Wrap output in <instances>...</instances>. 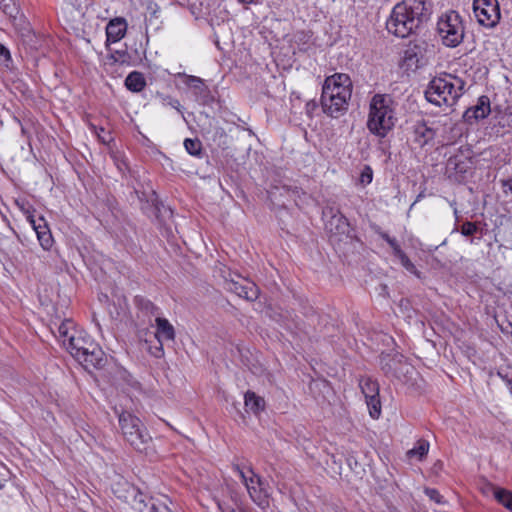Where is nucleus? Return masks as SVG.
<instances>
[{
	"label": "nucleus",
	"mask_w": 512,
	"mask_h": 512,
	"mask_svg": "<svg viewBox=\"0 0 512 512\" xmlns=\"http://www.w3.org/2000/svg\"><path fill=\"white\" fill-rule=\"evenodd\" d=\"M437 31L447 47H456L463 41L464 27L459 14L455 11L447 12L439 19Z\"/></svg>",
	"instance_id": "obj_8"
},
{
	"label": "nucleus",
	"mask_w": 512,
	"mask_h": 512,
	"mask_svg": "<svg viewBox=\"0 0 512 512\" xmlns=\"http://www.w3.org/2000/svg\"><path fill=\"white\" fill-rule=\"evenodd\" d=\"M490 101L487 96H481L475 106L468 108L464 114L463 119L469 124H473L480 119H484L490 113Z\"/></svg>",
	"instance_id": "obj_14"
},
{
	"label": "nucleus",
	"mask_w": 512,
	"mask_h": 512,
	"mask_svg": "<svg viewBox=\"0 0 512 512\" xmlns=\"http://www.w3.org/2000/svg\"><path fill=\"white\" fill-rule=\"evenodd\" d=\"M186 151L192 156H200L202 152V143L199 139L187 138L184 140Z\"/></svg>",
	"instance_id": "obj_23"
},
{
	"label": "nucleus",
	"mask_w": 512,
	"mask_h": 512,
	"mask_svg": "<svg viewBox=\"0 0 512 512\" xmlns=\"http://www.w3.org/2000/svg\"><path fill=\"white\" fill-rule=\"evenodd\" d=\"M283 190L295 201L297 206H300V204L304 202L302 198H306V193L297 186L284 185Z\"/></svg>",
	"instance_id": "obj_21"
},
{
	"label": "nucleus",
	"mask_w": 512,
	"mask_h": 512,
	"mask_svg": "<svg viewBox=\"0 0 512 512\" xmlns=\"http://www.w3.org/2000/svg\"><path fill=\"white\" fill-rule=\"evenodd\" d=\"M416 135L424 138V143L433 139L434 132L431 128L427 127L425 124H419L415 127Z\"/></svg>",
	"instance_id": "obj_27"
},
{
	"label": "nucleus",
	"mask_w": 512,
	"mask_h": 512,
	"mask_svg": "<svg viewBox=\"0 0 512 512\" xmlns=\"http://www.w3.org/2000/svg\"><path fill=\"white\" fill-rule=\"evenodd\" d=\"M359 386L365 396L369 414L373 419H378L381 414V402L379 399V385L370 377H361Z\"/></svg>",
	"instance_id": "obj_12"
},
{
	"label": "nucleus",
	"mask_w": 512,
	"mask_h": 512,
	"mask_svg": "<svg viewBox=\"0 0 512 512\" xmlns=\"http://www.w3.org/2000/svg\"><path fill=\"white\" fill-rule=\"evenodd\" d=\"M156 337L160 344L164 341H173L175 339V330L172 324L165 318L156 317Z\"/></svg>",
	"instance_id": "obj_16"
},
{
	"label": "nucleus",
	"mask_w": 512,
	"mask_h": 512,
	"mask_svg": "<svg viewBox=\"0 0 512 512\" xmlns=\"http://www.w3.org/2000/svg\"><path fill=\"white\" fill-rule=\"evenodd\" d=\"M140 512H171L167 504L157 498H149L147 502L143 503Z\"/></svg>",
	"instance_id": "obj_19"
},
{
	"label": "nucleus",
	"mask_w": 512,
	"mask_h": 512,
	"mask_svg": "<svg viewBox=\"0 0 512 512\" xmlns=\"http://www.w3.org/2000/svg\"><path fill=\"white\" fill-rule=\"evenodd\" d=\"M0 9L4 14H6L10 19L14 21L17 20V15L19 14V9L13 0H0Z\"/></svg>",
	"instance_id": "obj_20"
},
{
	"label": "nucleus",
	"mask_w": 512,
	"mask_h": 512,
	"mask_svg": "<svg viewBox=\"0 0 512 512\" xmlns=\"http://www.w3.org/2000/svg\"><path fill=\"white\" fill-rule=\"evenodd\" d=\"M125 86L128 90L138 93L146 86V80L141 72L133 71L125 79Z\"/></svg>",
	"instance_id": "obj_17"
},
{
	"label": "nucleus",
	"mask_w": 512,
	"mask_h": 512,
	"mask_svg": "<svg viewBox=\"0 0 512 512\" xmlns=\"http://www.w3.org/2000/svg\"><path fill=\"white\" fill-rule=\"evenodd\" d=\"M417 49V45L408 47L404 52V60L409 64H417L419 62Z\"/></svg>",
	"instance_id": "obj_28"
},
{
	"label": "nucleus",
	"mask_w": 512,
	"mask_h": 512,
	"mask_svg": "<svg viewBox=\"0 0 512 512\" xmlns=\"http://www.w3.org/2000/svg\"><path fill=\"white\" fill-rule=\"evenodd\" d=\"M242 483L245 485L251 500L262 510H266L270 505V494L267 484L262 478L253 471L251 467L234 466Z\"/></svg>",
	"instance_id": "obj_7"
},
{
	"label": "nucleus",
	"mask_w": 512,
	"mask_h": 512,
	"mask_svg": "<svg viewBox=\"0 0 512 512\" xmlns=\"http://www.w3.org/2000/svg\"><path fill=\"white\" fill-rule=\"evenodd\" d=\"M429 450V442L426 440H419L413 449L407 452V455L412 458L417 456L420 460L427 455Z\"/></svg>",
	"instance_id": "obj_22"
},
{
	"label": "nucleus",
	"mask_w": 512,
	"mask_h": 512,
	"mask_svg": "<svg viewBox=\"0 0 512 512\" xmlns=\"http://www.w3.org/2000/svg\"><path fill=\"white\" fill-rule=\"evenodd\" d=\"M156 97L159 99L162 106H170L177 111L181 112V104L177 99L172 98L169 95L157 92Z\"/></svg>",
	"instance_id": "obj_26"
},
{
	"label": "nucleus",
	"mask_w": 512,
	"mask_h": 512,
	"mask_svg": "<svg viewBox=\"0 0 512 512\" xmlns=\"http://www.w3.org/2000/svg\"><path fill=\"white\" fill-rule=\"evenodd\" d=\"M191 83L201 82V79L196 76H190Z\"/></svg>",
	"instance_id": "obj_41"
},
{
	"label": "nucleus",
	"mask_w": 512,
	"mask_h": 512,
	"mask_svg": "<svg viewBox=\"0 0 512 512\" xmlns=\"http://www.w3.org/2000/svg\"><path fill=\"white\" fill-rule=\"evenodd\" d=\"M494 496L499 503L512 511V493L510 491L497 489L494 492Z\"/></svg>",
	"instance_id": "obj_24"
},
{
	"label": "nucleus",
	"mask_w": 512,
	"mask_h": 512,
	"mask_svg": "<svg viewBox=\"0 0 512 512\" xmlns=\"http://www.w3.org/2000/svg\"><path fill=\"white\" fill-rule=\"evenodd\" d=\"M310 36L308 33L304 32V31H299V32H296L294 35H293V39L295 42H303V43H306L308 40H309Z\"/></svg>",
	"instance_id": "obj_38"
},
{
	"label": "nucleus",
	"mask_w": 512,
	"mask_h": 512,
	"mask_svg": "<svg viewBox=\"0 0 512 512\" xmlns=\"http://www.w3.org/2000/svg\"><path fill=\"white\" fill-rule=\"evenodd\" d=\"M216 134H218L221 138H222V137H223V138H226V137H227V136H226V133H225V131H224V129H222V128L217 129V130H216Z\"/></svg>",
	"instance_id": "obj_40"
},
{
	"label": "nucleus",
	"mask_w": 512,
	"mask_h": 512,
	"mask_svg": "<svg viewBox=\"0 0 512 512\" xmlns=\"http://www.w3.org/2000/svg\"><path fill=\"white\" fill-rule=\"evenodd\" d=\"M141 309L145 310L147 313H150L151 315H157L158 316V308L149 300H140Z\"/></svg>",
	"instance_id": "obj_33"
},
{
	"label": "nucleus",
	"mask_w": 512,
	"mask_h": 512,
	"mask_svg": "<svg viewBox=\"0 0 512 512\" xmlns=\"http://www.w3.org/2000/svg\"><path fill=\"white\" fill-rule=\"evenodd\" d=\"M473 12L479 24L485 27H494L500 20L497 0H474Z\"/></svg>",
	"instance_id": "obj_11"
},
{
	"label": "nucleus",
	"mask_w": 512,
	"mask_h": 512,
	"mask_svg": "<svg viewBox=\"0 0 512 512\" xmlns=\"http://www.w3.org/2000/svg\"><path fill=\"white\" fill-rule=\"evenodd\" d=\"M464 91V80L455 75L443 73L429 82L425 90V98L436 106L452 107L464 94Z\"/></svg>",
	"instance_id": "obj_4"
},
{
	"label": "nucleus",
	"mask_w": 512,
	"mask_h": 512,
	"mask_svg": "<svg viewBox=\"0 0 512 512\" xmlns=\"http://www.w3.org/2000/svg\"><path fill=\"white\" fill-rule=\"evenodd\" d=\"M119 425L125 440L140 453L148 454L152 446V437L141 420L129 412L119 415Z\"/></svg>",
	"instance_id": "obj_6"
},
{
	"label": "nucleus",
	"mask_w": 512,
	"mask_h": 512,
	"mask_svg": "<svg viewBox=\"0 0 512 512\" xmlns=\"http://www.w3.org/2000/svg\"><path fill=\"white\" fill-rule=\"evenodd\" d=\"M225 289L251 302L257 300L259 297V288L257 285L239 275H236V278L225 277Z\"/></svg>",
	"instance_id": "obj_13"
},
{
	"label": "nucleus",
	"mask_w": 512,
	"mask_h": 512,
	"mask_svg": "<svg viewBox=\"0 0 512 512\" xmlns=\"http://www.w3.org/2000/svg\"><path fill=\"white\" fill-rule=\"evenodd\" d=\"M16 206L25 215L26 219L35 231L38 241L44 250H49L53 244V237L48 224L43 216L35 218V209L24 200H16Z\"/></svg>",
	"instance_id": "obj_9"
},
{
	"label": "nucleus",
	"mask_w": 512,
	"mask_h": 512,
	"mask_svg": "<svg viewBox=\"0 0 512 512\" xmlns=\"http://www.w3.org/2000/svg\"><path fill=\"white\" fill-rule=\"evenodd\" d=\"M373 178L372 170L369 166H366L360 176V181L362 184H369L371 183Z\"/></svg>",
	"instance_id": "obj_36"
},
{
	"label": "nucleus",
	"mask_w": 512,
	"mask_h": 512,
	"mask_svg": "<svg viewBox=\"0 0 512 512\" xmlns=\"http://www.w3.org/2000/svg\"><path fill=\"white\" fill-rule=\"evenodd\" d=\"M425 494L433 501H435L436 503L440 504V503H443V497L442 495L439 493L438 490L434 489V488H426L425 489Z\"/></svg>",
	"instance_id": "obj_34"
},
{
	"label": "nucleus",
	"mask_w": 512,
	"mask_h": 512,
	"mask_svg": "<svg viewBox=\"0 0 512 512\" xmlns=\"http://www.w3.org/2000/svg\"><path fill=\"white\" fill-rule=\"evenodd\" d=\"M240 3L248 5V4H255L258 2V0H238Z\"/></svg>",
	"instance_id": "obj_39"
},
{
	"label": "nucleus",
	"mask_w": 512,
	"mask_h": 512,
	"mask_svg": "<svg viewBox=\"0 0 512 512\" xmlns=\"http://www.w3.org/2000/svg\"><path fill=\"white\" fill-rule=\"evenodd\" d=\"M351 95L352 81L349 75L335 73L327 77L320 98L323 112L332 118L344 115L348 110Z\"/></svg>",
	"instance_id": "obj_3"
},
{
	"label": "nucleus",
	"mask_w": 512,
	"mask_h": 512,
	"mask_svg": "<svg viewBox=\"0 0 512 512\" xmlns=\"http://www.w3.org/2000/svg\"><path fill=\"white\" fill-rule=\"evenodd\" d=\"M2 488H3V484L0 483V489H2Z\"/></svg>",
	"instance_id": "obj_42"
},
{
	"label": "nucleus",
	"mask_w": 512,
	"mask_h": 512,
	"mask_svg": "<svg viewBox=\"0 0 512 512\" xmlns=\"http://www.w3.org/2000/svg\"><path fill=\"white\" fill-rule=\"evenodd\" d=\"M58 338L71 356L86 368L104 367L106 358L102 349L85 331L77 329L72 320L66 319L58 326Z\"/></svg>",
	"instance_id": "obj_1"
},
{
	"label": "nucleus",
	"mask_w": 512,
	"mask_h": 512,
	"mask_svg": "<svg viewBox=\"0 0 512 512\" xmlns=\"http://www.w3.org/2000/svg\"><path fill=\"white\" fill-rule=\"evenodd\" d=\"M396 121L392 98L385 94H375L369 104L368 130L384 138L394 128Z\"/></svg>",
	"instance_id": "obj_5"
},
{
	"label": "nucleus",
	"mask_w": 512,
	"mask_h": 512,
	"mask_svg": "<svg viewBox=\"0 0 512 512\" xmlns=\"http://www.w3.org/2000/svg\"><path fill=\"white\" fill-rule=\"evenodd\" d=\"M127 23L124 18H114L106 27L107 42L116 43L126 34Z\"/></svg>",
	"instance_id": "obj_15"
},
{
	"label": "nucleus",
	"mask_w": 512,
	"mask_h": 512,
	"mask_svg": "<svg viewBox=\"0 0 512 512\" xmlns=\"http://www.w3.org/2000/svg\"><path fill=\"white\" fill-rule=\"evenodd\" d=\"M11 59L9 50L0 44V62L7 63Z\"/></svg>",
	"instance_id": "obj_37"
},
{
	"label": "nucleus",
	"mask_w": 512,
	"mask_h": 512,
	"mask_svg": "<svg viewBox=\"0 0 512 512\" xmlns=\"http://www.w3.org/2000/svg\"><path fill=\"white\" fill-rule=\"evenodd\" d=\"M498 375L507 383V385L509 386V389L512 393V368H510V367L501 368L498 371Z\"/></svg>",
	"instance_id": "obj_31"
},
{
	"label": "nucleus",
	"mask_w": 512,
	"mask_h": 512,
	"mask_svg": "<svg viewBox=\"0 0 512 512\" xmlns=\"http://www.w3.org/2000/svg\"><path fill=\"white\" fill-rule=\"evenodd\" d=\"M478 231V226L474 222L466 221L461 226V234L464 236H471Z\"/></svg>",
	"instance_id": "obj_30"
},
{
	"label": "nucleus",
	"mask_w": 512,
	"mask_h": 512,
	"mask_svg": "<svg viewBox=\"0 0 512 512\" xmlns=\"http://www.w3.org/2000/svg\"><path fill=\"white\" fill-rule=\"evenodd\" d=\"M431 14L427 0H403L392 9L386 27L393 35L406 38L415 33Z\"/></svg>",
	"instance_id": "obj_2"
},
{
	"label": "nucleus",
	"mask_w": 512,
	"mask_h": 512,
	"mask_svg": "<svg viewBox=\"0 0 512 512\" xmlns=\"http://www.w3.org/2000/svg\"><path fill=\"white\" fill-rule=\"evenodd\" d=\"M109 63H126L127 62V52L126 51H115L111 53L107 57Z\"/></svg>",
	"instance_id": "obj_29"
},
{
	"label": "nucleus",
	"mask_w": 512,
	"mask_h": 512,
	"mask_svg": "<svg viewBox=\"0 0 512 512\" xmlns=\"http://www.w3.org/2000/svg\"><path fill=\"white\" fill-rule=\"evenodd\" d=\"M325 230L330 237H338L339 240L343 236L350 233V224L348 219L335 206H326L322 211Z\"/></svg>",
	"instance_id": "obj_10"
},
{
	"label": "nucleus",
	"mask_w": 512,
	"mask_h": 512,
	"mask_svg": "<svg viewBox=\"0 0 512 512\" xmlns=\"http://www.w3.org/2000/svg\"><path fill=\"white\" fill-rule=\"evenodd\" d=\"M377 233L379 234V236L385 240L388 245L392 248L393 250V254L395 257H399L400 255H402L403 253H405L400 245L398 244L397 240L395 238H392L390 237L386 232H383L381 230H378Z\"/></svg>",
	"instance_id": "obj_25"
},
{
	"label": "nucleus",
	"mask_w": 512,
	"mask_h": 512,
	"mask_svg": "<svg viewBox=\"0 0 512 512\" xmlns=\"http://www.w3.org/2000/svg\"><path fill=\"white\" fill-rule=\"evenodd\" d=\"M398 259L400 260V263L407 271L413 274H417L416 266L410 261V259L405 253L400 255Z\"/></svg>",
	"instance_id": "obj_32"
},
{
	"label": "nucleus",
	"mask_w": 512,
	"mask_h": 512,
	"mask_svg": "<svg viewBox=\"0 0 512 512\" xmlns=\"http://www.w3.org/2000/svg\"><path fill=\"white\" fill-rule=\"evenodd\" d=\"M92 129L95 131V133L97 134L98 138L102 143H108L111 141L110 134L106 133L104 128L101 127L97 129L96 126L92 125Z\"/></svg>",
	"instance_id": "obj_35"
},
{
	"label": "nucleus",
	"mask_w": 512,
	"mask_h": 512,
	"mask_svg": "<svg viewBox=\"0 0 512 512\" xmlns=\"http://www.w3.org/2000/svg\"><path fill=\"white\" fill-rule=\"evenodd\" d=\"M244 404L245 407L254 414L263 411L265 408V400L252 391H247L245 393Z\"/></svg>",
	"instance_id": "obj_18"
}]
</instances>
